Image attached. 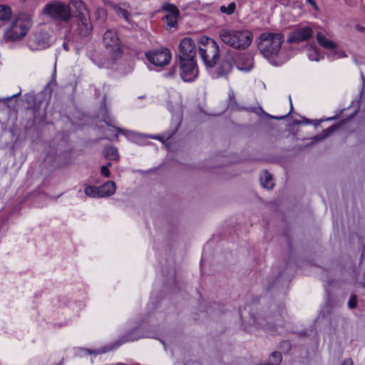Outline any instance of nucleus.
Instances as JSON below:
<instances>
[{"label":"nucleus","mask_w":365,"mask_h":365,"mask_svg":"<svg viewBox=\"0 0 365 365\" xmlns=\"http://www.w3.org/2000/svg\"><path fill=\"white\" fill-rule=\"evenodd\" d=\"M98 12L99 14H103V15L106 14V11L104 9H98Z\"/></svg>","instance_id":"obj_35"},{"label":"nucleus","mask_w":365,"mask_h":365,"mask_svg":"<svg viewBox=\"0 0 365 365\" xmlns=\"http://www.w3.org/2000/svg\"><path fill=\"white\" fill-rule=\"evenodd\" d=\"M115 182L113 181H107L99 187L100 195L101 197L110 196L115 193Z\"/></svg>","instance_id":"obj_14"},{"label":"nucleus","mask_w":365,"mask_h":365,"mask_svg":"<svg viewBox=\"0 0 365 365\" xmlns=\"http://www.w3.org/2000/svg\"><path fill=\"white\" fill-rule=\"evenodd\" d=\"M113 128L115 129V130L122 133L123 134H125V133L127 132L126 130H124L118 128H115V127H113Z\"/></svg>","instance_id":"obj_30"},{"label":"nucleus","mask_w":365,"mask_h":365,"mask_svg":"<svg viewBox=\"0 0 365 365\" xmlns=\"http://www.w3.org/2000/svg\"><path fill=\"white\" fill-rule=\"evenodd\" d=\"M31 26V16L25 13H20L4 29L2 39L6 43L17 41L27 34Z\"/></svg>","instance_id":"obj_2"},{"label":"nucleus","mask_w":365,"mask_h":365,"mask_svg":"<svg viewBox=\"0 0 365 365\" xmlns=\"http://www.w3.org/2000/svg\"><path fill=\"white\" fill-rule=\"evenodd\" d=\"M103 42L105 46L114 53L120 51V40L117 33L113 30H108L104 34Z\"/></svg>","instance_id":"obj_10"},{"label":"nucleus","mask_w":365,"mask_h":365,"mask_svg":"<svg viewBox=\"0 0 365 365\" xmlns=\"http://www.w3.org/2000/svg\"><path fill=\"white\" fill-rule=\"evenodd\" d=\"M314 31L310 26L295 28L288 36L287 41L291 43H299L309 40L313 36Z\"/></svg>","instance_id":"obj_9"},{"label":"nucleus","mask_w":365,"mask_h":365,"mask_svg":"<svg viewBox=\"0 0 365 365\" xmlns=\"http://www.w3.org/2000/svg\"><path fill=\"white\" fill-rule=\"evenodd\" d=\"M284 40V36L282 33H262L259 36L258 49L267 58L277 56Z\"/></svg>","instance_id":"obj_4"},{"label":"nucleus","mask_w":365,"mask_h":365,"mask_svg":"<svg viewBox=\"0 0 365 365\" xmlns=\"http://www.w3.org/2000/svg\"><path fill=\"white\" fill-rule=\"evenodd\" d=\"M14 12L11 7L7 4H0V21H9L13 16Z\"/></svg>","instance_id":"obj_16"},{"label":"nucleus","mask_w":365,"mask_h":365,"mask_svg":"<svg viewBox=\"0 0 365 365\" xmlns=\"http://www.w3.org/2000/svg\"><path fill=\"white\" fill-rule=\"evenodd\" d=\"M198 47L190 38H183L179 44V59H195Z\"/></svg>","instance_id":"obj_8"},{"label":"nucleus","mask_w":365,"mask_h":365,"mask_svg":"<svg viewBox=\"0 0 365 365\" xmlns=\"http://www.w3.org/2000/svg\"><path fill=\"white\" fill-rule=\"evenodd\" d=\"M311 48H312V51L309 54V58L311 61H319L322 58V56H321L315 45H311Z\"/></svg>","instance_id":"obj_22"},{"label":"nucleus","mask_w":365,"mask_h":365,"mask_svg":"<svg viewBox=\"0 0 365 365\" xmlns=\"http://www.w3.org/2000/svg\"><path fill=\"white\" fill-rule=\"evenodd\" d=\"M335 130V128L331 126V127H329L325 130H324L322 133V135L321 136H316L314 138V139L316 140H321L322 139H324L325 138L328 137L329 135H331L333 131Z\"/></svg>","instance_id":"obj_24"},{"label":"nucleus","mask_w":365,"mask_h":365,"mask_svg":"<svg viewBox=\"0 0 365 365\" xmlns=\"http://www.w3.org/2000/svg\"><path fill=\"white\" fill-rule=\"evenodd\" d=\"M352 364H353V362L351 359L346 360L343 364V365H352Z\"/></svg>","instance_id":"obj_31"},{"label":"nucleus","mask_w":365,"mask_h":365,"mask_svg":"<svg viewBox=\"0 0 365 365\" xmlns=\"http://www.w3.org/2000/svg\"><path fill=\"white\" fill-rule=\"evenodd\" d=\"M355 28L356 30L359 32H364L365 31V28L361 25H356Z\"/></svg>","instance_id":"obj_28"},{"label":"nucleus","mask_w":365,"mask_h":365,"mask_svg":"<svg viewBox=\"0 0 365 365\" xmlns=\"http://www.w3.org/2000/svg\"><path fill=\"white\" fill-rule=\"evenodd\" d=\"M152 138L155 139L158 138L157 136H153Z\"/></svg>","instance_id":"obj_38"},{"label":"nucleus","mask_w":365,"mask_h":365,"mask_svg":"<svg viewBox=\"0 0 365 365\" xmlns=\"http://www.w3.org/2000/svg\"><path fill=\"white\" fill-rule=\"evenodd\" d=\"M103 155L106 158L110 160H118L119 158L118 152L116 148L110 146L103 149Z\"/></svg>","instance_id":"obj_19"},{"label":"nucleus","mask_w":365,"mask_h":365,"mask_svg":"<svg viewBox=\"0 0 365 365\" xmlns=\"http://www.w3.org/2000/svg\"><path fill=\"white\" fill-rule=\"evenodd\" d=\"M113 122V120L109 117H108V120L106 121V123L108 125H110Z\"/></svg>","instance_id":"obj_32"},{"label":"nucleus","mask_w":365,"mask_h":365,"mask_svg":"<svg viewBox=\"0 0 365 365\" xmlns=\"http://www.w3.org/2000/svg\"><path fill=\"white\" fill-rule=\"evenodd\" d=\"M316 38L319 46L327 49H334L336 48V43L328 39L322 33L318 32L316 34Z\"/></svg>","instance_id":"obj_15"},{"label":"nucleus","mask_w":365,"mask_h":365,"mask_svg":"<svg viewBox=\"0 0 365 365\" xmlns=\"http://www.w3.org/2000/svg\"><path fill=\"white\" fill-rule=\"evenodd\" d=\"M138 339V337H130L129 339H125V341H135L137 340Z\"/></svg>","instance_id":"obj_33"},{"label":"nucleus","mask_w":365,"mask_h":365,"mask_svg":"<svg viewBox=\"0 0 365 365\" xmlns=\"http://www.w3.org/2000/svg\"><path fill=\"white\" fill-rule=\"evenodd\" d=\"M357 304V300H356V296L352 295L348 302V305L350 309H354L356 307Z\"/></svg>","instance_id":"obj_25"},{"label":"nucleus","mask_w":365,"mask_h":365,"mask_svg":"<svg viewBox=\"0 0 365 365\" xmlns=\"http://www.w3.org/2000/svg\"><path fill=\"white\" fill-rule=\"evenodd\" d=\"M180 76L184 81H194L198 74L195 59H180Z\"/></svg>","instance_id":"obj_7"},{"label":"nucleus","mask_w":365,"mask_h":365,"mask_svg":"<svg viewBox=\"0 0 365 365\" xmlns=\"http://www.w3.org/2000/svg\"><path fill=\"white\" fill-rule=\"evenodd\" d=\"M236 8V5L234 2L229 4L227 6H221L220 7V11L222 13L226 14L227 15H231L234 13Z\"/></svg>","instance_id":"obj_23"},{"label":"nucleus","mask_w":365,"mask_h":365,"mask_svg":"<svg viewBox=\"0 0 365 365\" xmlns=\"http://www.w3.org/2000/svg\"><path fill=\"white\" fill-rule=\"evenodd\" d=\"M145 56L150 63L156 66H164L170 63L171 53L168 48H163L148 51L145 53Z\"/></svg>","instance_id":"obj_6"},{"label":"nucleus","mask_w":365,"mask_h":365,"mask_svg":"<svg viewBox=\"0 0 365 365\" xmlns=\"http://www.w3.org/2000/svg\"><path fill=\"white\" fill-rule=\"evenodd\" d=\"M48 44V38H41V35H36L33 39L29 42V46L31 50L35 51L38 49H43Z\"/></svg>","instance_id":"obj_13"},{"label":"nucleus","mask_w":365,"mask_h":365,"mask_svg":"<svg viewBox=\"0 0 365 365\" xmlns=\"http://www.w3.org/2000/svg\"><path fill=\"white\" fill-rule=\"evenodd\" d=\"M338 58H346L347 56L344 51H338L336 53Z\"/></svg>","instance_id":"obj_27"},{"label":"nucleus","mask_w":365,"mask_h":365,"mask_svg":"<svg viewBox=\"0 0 365 365\" xmlns=\"http://www.w3.org/2000/svg\"><path fill=\"white\" fill-rule=\"evenodd\" d=\"M273 118H276V119H283L284 117L282 116V117H273Z\"/></svg>","instance_id":"obj_37"},{"label":"nucleus","mask_w":365,"mask_h":365,"mask_svg":"<svg viewBox=\"0 0 365 365\" xmlns=\"http://www.w3.org/2000/svg\"><path fill=\"white\" fill-rule=\"evenodd\" d=\"M165 9L168 11L164 16L165 23L168 27H174L179 14L178 9L173 4H167L165 6Z\"/></svg>","instance_id":"obj_11"},{"label":"nucleus","mask_w":365,"mask_h":365,"mask_svg":"<svg viewBox=\"0 0 365 365\" xmlns=\"http://www.w3.org/2000/svg\"><path fill=\"white\" fill-rule=\"evenodd\" d=\"M219 36L223 43L238 50L247 48L253 39L252 32L248 30L221 29Z\"/></svg>","instance_id":"obj_3"},{"label":"nucleus","mask_w":365,"mask_h":365,"mask_svg":"<svg viewBox=\"0 0 365 365\" xmlns=\"http://www.w3.org/2000/svg\"><path fill=\"white\" fill-rule=\"evenodd\" d=\"M233 66V59L231 56L225 57L220 63L216 69L215 75L217 78L227 76L232 71Z\"/></svg>","instance_id":"obj_12"},{"label":"nucleus","mask_w":365,"mask_h":365,"mask_svg":"<svg viewBox=\"0 0 365 365\" xmlns=\"http://www.w3.org/2000/svg\"><path fill=\"white\" fill-rule=\"evenodd\" d=\"M307 1L312 5L313 6V7L315 9H317V6L314 1V0H307Z\"/></svg>","instance_id":"obj_29"},{"label":"nucleus","mask_w":365,"mask_h":365,"mask_svg":"<svg viewBox=\"0 0 365 365\" xmlns=\"http://www.w3.org/2000/svg\"><path fill=\"white\" fill-rule=\"evenodd\" d=\"M101 173L103 176H104L106 178L110 177V175L109 168H108L107 167H105L104 165L101 167Z\"/></svg>","instance_id":"obj_26"},{"label":"nucleus","mask_w":365,"mask_h":365,"mask_svg":"<svg viewBox=\"0 0 365 365\" xmlns=\"http://www.w3.org/2000/svg\"><path fill=\"white\" fill-rule=\"evenodd\" d=\"M237 67L241 71H249L252 67V61L250 58L241 55L239 56Z\"/></svg>","instance_id":"obj_18"},{"label":"nucleus","mask_w":365,"mask_h":365,"mask_svg":"<svg viewBox=\"0 0 365 365\" xmlns=\"http://www.w3.org/2000/svg\"><path fill=\"white\" fill-rule=\"evenodd\" d=\"M42 13L51 20L63 24L75 18L76 31L80 36H87L92 31L89 11L81 0H70L68 4L52 1L45 5Z\"/></svg>","instance_id":"obj_1"},{"label":"nucleus","mask_w":365,"mask_h":365,"mask_svg":"<svg viewBox=\"0 0 365 365\" xmlns=\"http://www.w3.org/2000/svg\"><path fill=\"white\" fill-rule=\"evenodd\" d=\"M85 194L91 197H101L100 195L99 187L88 186L84 190Z\"/></svg>","instance_id":"obj_21"},{"label":"nucleus","mask_w":365,"mask_h":365,"mask_svg":"<svg viewBox=\"0 0 365 365\" xmlns=\"http://www.w3.org/2000/svg\"><path fill=\"white\" fill-rule=\"evenodd\" d=\"M201 46H198L199 53L207 67H213L219 57V46L212 38L203 36L200 40Z\"/></svg>","instance_id":"obj_5"},{"label":"nucleus","mask_w":365,"mask_h":365,"mask_svg":"<svg viewBox=\"0 0 365 365\" xmlns=\"http://www.w3.org/2000/svg\"><path fill=\"white\" fill-rule=\"evenodd\" d=\"M260 181L262 185L267 189H272L274 185L272 175L267 170L262 173Z\"/></svg>","instance_id":"obj_17"},{"label":"nucleus","mask_w":365,"mask_h":365,"mask_svg":"<svg viewBox=\"0 0 365 365\" xmlns=\"http://www.w3.org/2000/svg\"><path fill=\"white\" fill-rule=\"evenodd\" d=\"M113 9L118 16L123 18L128 23L130 21V13L125 8L121 5H114Z\"/></svg>","instance_id":"obj_20"},{"label":"nucleus","mask_w":365,"mask_h":365,"mask_svg":"<svg viewBox=\"0 0 365 365\" xmlns=\"http://www.w3.org/2000/svg\"><path fill=\"white\" fill-rule=\"evenodd\" d=\"M111 165H112V164H111V163H110V162H108V163H106V165H105L104 166H105V167H107L108 168H109L111 166Z\"/></svg>","instance_id":"obj_36"},{"label":"nucleus","mask_w":365,"mask_h":365,"mask_svg":"<svg viewBox=\"0 0 365 365\" xmlns=\"http://www.w3.org/2000/svg\"><path fill=\"white\" fill-rule=\"evenodd\" d=\"M175 68L173 66L172 71H170L169 73V76H172L175 74Z\"/></svg>","instance_id":"obj_34"}]
</instances>
